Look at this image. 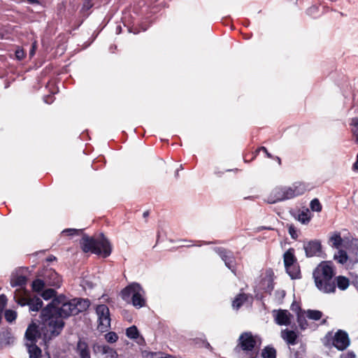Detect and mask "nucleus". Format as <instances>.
Here are the masks:
<instances>
[{"mask_svg": "<svg viewBox=\"0 0 358 358\" xmlns=\"http://www.w3.org/2000/svg\"><path fill=\"white\" fill-rule=\"evenodd\" d=\"M287 273L292 279H299L301 277V270L299 263L292 264V266H285Z\"/></svg>", "mask_w": 358, "mask_h": 358, "instance_id": "19", "label": "nucleus"}, {"mask_svg": "<svg viewBox=\"0 0 358 358\" xmlns=\"http://www.w3.org/2000/svg\"><path fill=\"white\" fill-rule=\"evenodd\" d=\"M272 315L275 324L280 326L290 325L293 319V315L287 310H273Z\"/></svg>", "mask_w": 358, "mask_h": 358, "instance_id": "12", "label": "nucleus"}, {"mask_svg": "<svg viewBox=\"0 0 358 358\" xmlns=\"http://www.w3.org/2000/svg\"><path fill=\"white\" fill-rule=\"evenodd\" d=\"M275 159L277 160L278 163L281 164V159L279 157H275Z\"/></svg>", "mask_w": 358, "mask_h": 358, "instance_id": "55", "label": "nucleus"}, {"mask_svg": "<svg viewBox=\"0 0 358 358\" xmlns=\"http://www.w3.org/2000/svg\"><path fill=\"white\" fill-rule=\"evenodd\" d=\"M283 262L285 266H292V264H298L297 259L294 255V249L289 248L283 255Z\"/></svg>", "mask_w": 358, "mask_h": 358, "instance_id": "18", "label": "nucleus"}, {"mask_svg": "<svg viewBox=\"0 0 358 358\" xmlns=\"http://www.w3.org/2000/svg\"><path fill=\"white\" fill-rule=\"evenodd\" d=\"M53 96L52 95H48L44 97V101L46 103L50 104L53 102Z\"/></svg>", "mask_w": 358, "mask_h": 358, "instance_id": "48", "label": "nucleus"}, {"mask_svg": "<svg viewBox=\"0 0 358 358\" xmlns=\"http://www.w3.org/2000/svg\"><path fill=\"white\" fill-rule=\"evenodd\" d=\"M213 250L220 257L225 266L236 273V259L233 252L222 247H215Z\"/></svg>", "mask_w": 358, "mask_h": 358, "instance_id": "10", "label": "nucleus"}, {"mask_svg": "<svg viewBox=\"0 0 358 358\" xmlns=\"http://www.w3.org/2000/svg\"><path fill=\"white\" fill-rule=\"evenodd\" d=\"M41 337V332L38 327L35 323L30 324L25 332V338L30 343H36L38 338Z\"/></svg>", "mask_w": 358, "mask_h": 358, "instance_id": "15", "label": "nucleus"}, {"mask_svg": "<svg viewBox=\"0 0 358 358\" xmlns=\"http://www.w3.org/2000/svg\"><path fill=\"white\" fill-rule=\"evenodd\" d=\"M350 125L352 127V132L355 138V142L358 144V117L352 118Z\"/></svg>", "mask_w": 358, "mask_h": 358, "instance_id": "31", "label": "nucleus"}, {"mask_svg": "<svg viewBox=\"0 0 358 358\" xmlns=\"http://www.w3.org/2000/svg\"><path fill=\"white\" fill-rule=\"evenodd\" d=\"M92 6L93 5L91 3L90 0H85V1L83 3V5L82 10L83 11H87L88 10H90L92 7Z\"/></svg>", "mask_w": 358, "mask_h": 358, "instance_id": "44", "label": "nucleus"}, {"mask_svg": "<svg viewBox=\"0 0 358 358\" xmlns=\"http://www.w3.org/2000/svg\"><path fill=\"white\" fill-rule=\"evenodd\" d=\"M103 350L102 355H106L107 358H116L117 356L116 351L107 345L106 348H103Z\"/></svg>", "mask_w": 358, "mask_h": 358, "instance_id": "32", "label": "nucleus"}, {"mask_svg": "<svg viewBox=\"0 0 358 358\" xmlns=\"http://www.w3.org/2000/svg\"><path fill=\"white\" fill-rule=\"evenodd\" d=\"M310 211L308 209L301 211L298 215V220L304 224H308L310 222Z\"/></svg>", "mask_w": 358, "mask_h": 358, "instance_id": "28", "label": "nucleus"}, {"mask_svg": "<svg viewBox=\"0 0 358 358\" xmlns=\"http://www.w3.org/2000/svg\"><path fill=\"white\" fill-rule=\"evenodd\" d=\"M258 150L259 151V150L263 151L266 154V157L268 158H273V155L270 152H268L267 149L265 147H264V146L259 148Z\"/></svg>", "mask_w": 358, "mask_h": 358, "instance_id": "47", "label": "nucleus"}, {"mask_svg": "<svg viewBox=\"0 0 358 358\" xmlns=\"http://www.w3.org/2000/svg\"><path fill=\"white\" fill-rule=\"evenodd\" d=\"M15 57L18 60H22L25 57V53L22 49H17L15 51Z\"/></svg>", "mask_w": 358, "mask_h": 358, "instance_id": "43", "label": "nucleus"}, {"mask_svg": "<svg viewBox=\"0 0 358 358\" xmlns=\"http://www.w3.org/2000/svg\"><path fill=\"white\" fill-rule=\"evenodd\" d=\"M101 236L100 239H95L84 235L80 242L83 251L84 252H91L104 258L110 256L112 252L110 243L103 234H101Z\"/></svg>", "mask_w": 358, "mask_h": 358, "instance_id": "4", "label": "nucleus"}, {"mask_svg": "<svg viewBox=\"0 0 358 358\" xmlns=\"http://www.w3.org/2000/svg\"><path fill=\"white\" fill-rule=\"evenodd\" d=\"M91 304L88 299L74 298L67 300L64 295L55 297L43 309L40 318L45 338L52 339L59 336L62 331L65 323L64 319L80 313L86 311Z\"/></svg>", "mask_w": 358, "mask_h": 358, "instance_id": "1", "label": "nucleus"}, {"mask_svg": "<svg viewBox=\"0 0 358 358\" xmlns=\"http://www.w3.org/2000/svg\"><path fill=\"white\" fill-rule=\"evenodd\" d=\"M280 336L288 345H294L297 343L298 334L293 330L283 329L281 331Z\"/></svg>", "mask_w": 358, "mask_h": 358, "instance_id": "16", "label": "nucleus"}, {"mask_svg": "<svg viewBox=\"0 0 358 358\" xmlns=\"http://www.w3.org/2000/svg\"><path fill=\"white\" fill-rule=\"evenodd\" d=\"M162 354L160 352H154L149 351H143V357L144 358H161Z\"/></svg>", "mask_w": 358, "mask_h": 358, "instance_id": "38", "label": "nucleus"}, {"mask_svg": "<svg viewBox=\"0 0 358 358\" xmlns=\"http://www.w3.org/2000/svg\"><path fill=\"white\" fill-rule=\"evenodd\" d=\"M352 168H353L354 171H358V161L357 160H356V162L354 163Z\"/></svg>", "mask_w": 358, "mask_h": 358, "instance_id": "51", "label": "nucleus"}, {"mask_svg": "<svg viewBox=\"0 0 358 358\" xmlns=\"http://www.w3.org/2000/svg\"><path fill=\"white\" fill-rule=\"evenodd\" d=\"M310 208L313 211L320 212L322 210V205L318 199H313L310 203Z\"/></svg>", "mask_w": 358, "mask_h": 358, "instance_id": "35", "label": "nucleus"}, {"mask_svg": "<svg viewBox=\"0 0 358 358\" xmlns=\"http://www.w3.org/2000/svg\"><path fill=\"white\" fill-rule=\"evenodd\" d=\"M205 346H206V348H208V349L211 348L210 345V344H209V343H208V342H206V345H205Z\"/></svg>", "mask_w": 358, "mask_h": 358, "instance_id": "57", "label": "nucleus"}, {"mask_svg": "<svg viewBox=\"0 0 358 358\" xmlns=\"http://www.w3.org/2000/svg\"><path fill=\"white\" fill-rule=\"evenodd\" d=\"M262 358H276L277 351L272 345L265 346L261 352Z\"/></svg>", "mask_w": 358, "mask_h": 358, "instance_id": "21", "label": "nucleus"}, {"mask_svg": "<svg viewBox=\"0 0 358 358\" xmlns=\"http://www.w3.org/2000/svg\"><path fill=\"white\" fill-rule=\"evenodd\" d=\"M306 317H307L305 313V311H302L301 313H297L296 320L301 330H305L308 327V323L306 320Z\"/></svg>", "mask_w": 358, "mask_h": 358, "instance_id": "23", "label": "nucleus"}, {"mask_svg": "<svg viewBox=\"0 0 358 358\" xmlns=\"http://www.w3.org/2000/svg\"><path fill=\"white\" fill-rule=\"evenodd\" d=\"M305 313L308 319L315 321L320 320L323 316L322 312L318 310L308 309L305 311Z\"/></svg>", "mask_w": 358, "mask_h": 358, "instance_id": "25", "label": "nucleus"}, {"mask_svg": "<svg viewBox=\"0 0 358 358\" xmlns=\"http://www.w3.org/2000/svg\"><path fill=\"white\" fill-rule=\"evenodd\" d=\"M257 341L251 332H243L239 336L235 350L241 358H257L259 350L256 348Z\"/></svg>", "mask_w": 358, "mask_h": 358, "instance_id": "6", "label": "nucleus"}, {"mask_svg": "<svg viewBox=\"0 0 358 358\" xmlns=\"http://www.w3.org/2000/svg\"><path fill=\"white\" fill-rule=\"evenodd\" d=\"M105 338L110 343H115L118 339V336L115 332L110 331L105 335Z\"/></svg>", "mask_w": 358, "mask_h": 358, "instance_id": "37", "label": "nucleus"}, {"mask_svg": "<svg viewBox=\"0 0 358 358\" xmlns=\"http://www.w3.org/2000/svg\"><path fill=\"white\" fill-rule=\"evenodd\" d=\"M247 299V294L244 293L239 294L236 296V298L233 301L232 306L234 308L238 309L244 303V302L246 301Z\"/></svg>", "mask_w": 358, "mask_h": 358, "instance_id": "26", "label": "nucleus"}, {"mask_svg": "<svg viewBox=\"0 0 358 358\" xmlns=\"http://www.w3.org/2000/svg\"><path fill=\"white\" fill-rule=\"evenodd\" d=\"M288 232L292 238L296 240L299 235L297 233V230L294 224H291L288 225Z\"/></svg>", "mask_w": 358, "mask_h": 358, "instance_id": "39", "label": "nucleus"}, {"mask_svg": "<svg viewBox=\"0 0 358 358\" xmlns=\"http://www.w3.org/2000/svg\"><path fill=\"white\" fill-rule=\"evenodd\" d=\"M307 189V185L302 182H295L291 186H277L272 189L266 201L272 204L289 200L303 194Z\"/></svg>", "mask_w": 358, "mask_h": 358, "instance_id": "3", "label": "nucleus"}, {"mask_svg": "<svg viewBox=\"0 0 358 358\" xmlns=\"http://www.w3.org/2000/svg\"><path fill=\"white\" fill-rule=\"evenodd\" d=\"M334 259L338 263L344 264L347 262L348 257L345 251L340 250L334 255Z\"/></svg>", "mask_w": 358, "mask_h": 358, "instance_id": "27", "label": "nucleus"}, {"mask_svg": "<svg viewBox=\"0 0 358 358\" xmlns=\"http://www.w3.org/2000/svg\"><path fill=\"white\" fill-rule=\"evenodd\" d=\"M48 358H50V357H48Z\"/></svg>", "mask_w": 358, "mask_h": 358, "instance_id": "62", "label": "nucleus"}, {"mask_svg": "<svg viewBox=\"0 0 358 358\" xmlns=\"http://www.w3.org/2000/svg\"><path fill=\"white\" fill-rule=\"evenodd\" d=\"M148 215H149V211H148V210L145 211V212L143 213V217H145H145H148Z\"/></svg>", "mask_w": 358, "mask_h": 358, "instance_id": "54", "label": "nucleus"}, {"mask_svg": "<svg viewBox=\"0 0 358 358\" xmlns=\"http://www.w3.org/2000/svg\"><path fill=\"white\" fill-rule=\"evenodd\" d=\"M48 286L59 287L62 283L61 277L52 268H44L40 273Z\"/></svg>", "mask_w": 358, "mask_h": 358, "instance_id": "11", "label": "nucleus"}, {"mask_svg": "<svg viewBox=\"0 0 358 358\" xmlns=\"http://www.w3.org/2000/svg\"><path fill=\"white\" fill-rule=\"evenodd\" d=\"M27 283V278L24 275H13L10 280V285L13 287H22Z\"/></svg>", "mask_w": 358, "mask_h": 358, "instance_id": "22", "label": "nucleus"}, {"mask_svg": "<svg viewBox=\"0 0 358 358\" xmlns=\"http://www.w3.org/2000/svg\"><path fill=\"white\" fill-rule=\"evenodd\" d=\"M330 241L332 242V246L337 249L339 248L343 243V239L339 233H335L330 238Z\"/></svg>", "mask_w": 358, "mask_h": 358, "instance_id": "30", "label": "nucleus"}, {"mask_svg": "<svg viewBox=\"0 0 358 358\" xmlns=\"http://www.w3.org/2000/svg\"><path fill=\"white\" fill-rule=\"evenodd\" d=\"M7 303L6 296L4 294L0 295V311H3Z\"/></svg>", "mask_w": 358, "mask_h": 358, "instance_id": "42", "label": "nucleus"}, {"mask_svg": "<svg viewBox=\"0 0 358 358\" xmlns=\"http://www.w3.org/2000/svg\"><path fill=\"white\" fill-rule=\"evenodd\" d=\"M56 294V291L54 289L49 288L47 289H45L41 293V296L45 300H49L54 297Z\"/></svg>", "mask_w": 358, "mask_h": 358, "instance_id": "33", "label": "nucleus"}, {"mask_svg": "<svg viewBox=\"0 0 358 358\" xmlns=\"http://www.w3.org/2000/svg\"><path fill=\"white\" fill-rule=\"evenodd\" d=\"M15 341L11 331L8 329L3 331L0 333V348H3L13 344Z\"/></svg>", "mask_w": 358, "mask_h": 358, "instance_id": "17", "label": "nucleus"}, {"mask_svg": "<svg viewBox=\"0 0 358 358\" xmlns=\"http://www.w3.org/2000/svg\"><path fill=\"white\" fill-rule=\"evenodd\" d=\"M122 299L131 303L135 308H141L145 306V290L138 282H132L121 291Z\"/></svg>", "mask_w": 358, "mask_h": 358, "instance_id": "5", "label": "nucleus"}, {"mask_svg": "<svg viewBox=\"0 0 358 358\" xmlns=\"http://www.w3.org/2000/svg\"><path fill=\"white\" fill-rule=\"evenodd\" d=\"M340 358H356V355L352 351H349L346 353L341 355Z\"/></svg>", "mask_w": 358, "mask_h": 358, "instance_id": "46", "label": "nucleus"}, {"mask_svg": "<svg viewBox=\"0 0 358 358\" xmlns=\"http://www.w3.org/2000/svg\"><path fill=\"white\" fill-rule=\"evenodd\" d=\"M179 169V171H180V170L183 169V166H182V164H181V165H180V167H179V169Z\"/></svg>", "mask_w": 358, "mask_h": 358, "instance_id": "60", "label": "nucleus"}, {"mask_svg": "<svg viewBox=\"0 0 358 358\" xmlns=\"http://www.w3.org/2000/svg\"><path fill=\"white\" fill-rule=\"evenodd\" d=\"M29 358H39L41 355V350L36 345V343L27 344Z\"/></svg>", "mask_w": 358, "mask_h": 358, "instance_id": "20", "label": "nucleus"}, {"mask_svg": "<svg viewBox=\"0 0 358 358\" xmlns=\"http://www.w3.org/2000/svg\"><path fill=\"white\" fill-rule=\"evenodd\" d=\"M45 285H47V284L45 282L44 279L37 278L32 282L31 289L33 292H40L43 290Z\"/></svg>", "mask_w": 358, "mask_h": 358, "instance_id": "24", "label": "nucleus"}, {"mask_svg": "<svg viewBox=\"0 0 358 358\" xmlns=\"http://www.w3.org/2000/svg\"><path fill=\"white\" fill-rule=\"evenodd\" d=\"M318 11V7L316 6H313L307 9V14L315 17L317 15V13Z\"/></svg>", "mask_w": 358, "mask_h": 358, "instance_id": "40", "label": "nucleus"}, {"mask_svg": "<svg viewBox=\"0 0 358 358\" xmlns=\"http://www.w3.org/2000/svg\"><path fill=\"white\" fill-rule=\"evenodd\" d=\"M303 249L307 257H320L322 252L321 242L316 239L305 243Z\"/></svg>", "mask_w": 358, "mask_h": 358, "instance_id": "13", "label": "nucleus"}, {"mask_svg": "<svg viewBox=\"0 0 358 358\" xmlns=\"http://www.w3.org/2000/svg\"><path fill=\"white\" fill-rule=\"evenodd\" d=\"M126 336L131 339H136L139 336V331L135 325L126 329Z\"/></svg>", "mask_w": 358, "mask_h": 358, "instance_id": "29", "label": "nucleus"}, {"mask_svg": "<svg viewBox=\"0 0 358 358\" xmlns=\"http://www.w3.org/2000/svg\"><path fill=\"white\" fill-rule=\"evenodd\" d=\"M31 4H39V1L38 0H26Z\"/></svg>", "mask_w": 358, "mask_h": 358, "instance_id": "52", "label": "nucleus"}, {"mask_svg": "<svg viewBox=\"0 0 358 358\" xmlns=\"http://www.w3.org/2000/svg\"><path fill=\"white\" fill-rule=\"evenodd\" d=\"M98 317L97 329L100 332H106L110 328V316L108 307L106 304H100L96 307Z\"/></svg>", "mask_w": 358, "mask_h": 358, "instance_id": "9", "label": "nucleus"}, {"mask_svg": "<svg viewBox=\"0 0 358 358\" xmlns=\"http://www.w3.org/2000/svg\"><path fill=\"white\" fill-rule=\"evenodd\" d=\"M178 175H179V169H177V170H176V173H175V176H176V178H178Z\"/></svg>", "mask_w": 358, "mask_h": 358, "instance_id": "58", "label": "nucleus"}, {"mask_svg": "<svg viewBox=\"0 0 358 358\" xmlns=\"http://www.w3.org/2000/svg\"><path fill=\"white\" fill-rule=\"evenodd\" d=\"M75 352L80 358H91L90 347L87 343L81 338L77 342Z\"/></svg>", "mask_w": 358, "mask_h": 358, "instance_id": "14", "label": "nucleus"}, {"mask_svg": "<svg viewBox=\"0 0 358 358\" xmlns=\"http://www.w3.org/2000/svg\"><path fill=\"white\" fill-rule=\"evenodd\" d=\"M291 310L292 311L296 312V313L302 312V310H301L300 306L298 303H296V302H293L292 303V305H291Z\"/></svg>", "mask_w": 358, "mask_h": 358, "instance_id": "45", "label": "nucleus"}, {"mask_svg": "<svg viewBox=\"0 0 358 358\" xmlns=\"http://www.w3.org/2000/svg\"><path fill=\"white\" fill-rule=\"evenodd\" d=\"M115 32L117 34H120L122 32V27L120 25L116 27Z\"/></svg>", "mask_w": 358, "mask_h": 358, "instance_id": "50", "label": "nucleus"}, {"mask_svg": "<svg viewBox=\"0 0 358 358\" xmlns=\"http://www.w3.org/2000/svg\"><path fill=\"white\" fill-rule=\"evenodd\" d=\"M56 259V257H54V256H50L49 257L47 258V261L48 262H52L53 260H55Z\"/></svg>", "mask_w": 358, "mask_h": 358, "instance_id": "53", "label": "nucleus"}, {"mask_svg": "<svg viewBox=\"0 0 358 358\" xmlns=\"http://www.w3.org/2000/svg\"><path fill=\"white\" fill-rule=\"evenodd\" d=\"M334 273L331 262H322L313 271V275L317 288L324 293H333L336 291V285L341 289H346L350 280L348 278L339 275L333 279Z\"/></svg>", "mask_w": 358, "mask_h": 358, "instance_id": "2", "label": "nucleus"}, {"mask_svg": "<svg viewBox=\"0 0 358 358\" xmlns=\"http://www.w3.org/2000/svg\"><path fill=\"white\" fill-rule=\"evenodd\" d=\"M82 231H83V229H76L69 228V229H64L62 231V234L63 235H66V236H74V235H78Z\"/></svg>", "mask_w": 358, "mask_h": 358, "instance_id": "36", "label": "nucleus"}, {"mask_svg": "<svg viewBox=\"0 0 358 358\" xmlns=\"http://www.w3.org/2000/svg\"><path fill=\"white\" fill-rule=\"evenodd\" d=\"M205 244H211V243H214V242H204Z\"/></svg>", "mask_w": 358, "mask_h": 358, "instance_id": "61", "label": "nucleus"}, {"mask_svg": "<svg viewBox=\"0 0 358 358\" xmlns=\"http://www.w3.org/2000/svg\"><path fill=\"white\" fill-rule=\"evenodd\" d=\"M325 338L332 346L340 351L345 350L350 344L348 334L342 329H338L334 336L332 332L329 331L326 334Z\"/></svg>", "mask_w": 358, "mask_h": 358, "instance_id": "8", "label": "nucleus"}, {"mask_svg": "<svg viewBox=\"0 0 358 358\" xmlns=\"http://www.w3.org/2000/svg\"><path fill=\"white\" fill-rule=\"evenodd\" d=\"M161 358H174V357L173 356H171V355H166L164 357H163L162 355Z\"/></svg>", "mask_w": 358, "mask_h": 358, "instance_id": "56", "label": "nucleus"}, {"mask_svg": "<svg viewBox=\"0 0 358 358\" xmlns=\"http://www.w3.org/2000/svg\"><path fill=\"white\" fill-rule=\"evenodd\" d=\"M4 317L7 322H12L15 320L17 313L15 310L8 309L5 311Z\"/></svg>", "mask_w": 358, "mask_h": 358, "instance_id": "34", "label": "nucleus"}, {"mask_svg": "<svg viewBox=\"0 0 358 358\" xmlns=\"http://www.w3.org/2000/svg\"><path fill=\"white\" fill-rule=\"evenodd\" d=\"M14 300L20 306H28L29 311H38L43 306V301L38 296L28 299L25 289H17L14 294Z\"/></svg>", "mask_w": 358, "mask_h": 358, "instance_id": "7", "label": "nucleus"}, {"mask_svg": "<svg viewBox=\"0 0 358 358\" xmlns=\"http://www.w3.org/2000/svg\"><path fill=\"white\" fill-rule=\"evenodd\" d=\"M106 345H99V344L94 345L93 350H94V353L102 354L103 351V349L106 348Z\"/></svg>", "mask_w": 358, "mask_h": 358, "instance_id": "41", "label": "nucleus"}, {"mask_svg": "<svg viewBox=\"0 0 358 358\" xmlns=\"http://www.w3.org/2000/svg\"><path fill=\"white\" fill-rule=\"evenodd\" d=\"M36 42H34L32 45V47L31 48V50H29V55L30 56H33L34 54H35V51H36Z\"/></svg>", "mask_w": 358, "mask_h": 358, "instance_id": "49", "label": "nucleus"}, {"mask_svg": "<svg viewBox=\"0 0 358 358\" xmlns=\"http://www.w3.org/2000/svg\"><path fill=\"white\" fill-rule=\"evenodd\" d=\"M326 323H327V319H324V320H322V322H321V324H326Z\"/></svg>", "mask_w": 358, "mask_h": 358, "instance_id": "59", "label": "nucleus"}]
</instances>
